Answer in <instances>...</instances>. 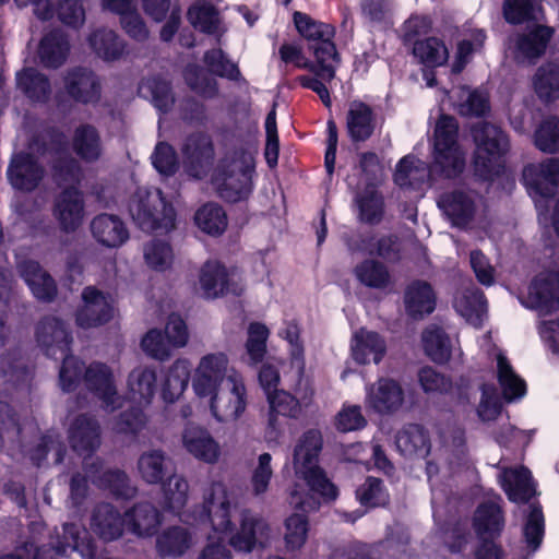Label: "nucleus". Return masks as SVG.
Instances as JSON below:
<instances>
[{
  "label": "nucleus",
  "instance_id": "4",
  "mask_svg": "<svg viewBox=\"0 0 559 559\" xmlns=\"http://www.w3.org/2000/svg\"><path fill=\"white\" fill-rule=\"evenodd\" d=\"M475 142V173L486 179L493 180L504 171L503 157L509 151V140L497 126L479 122L472 129Z\"/></svg>",
  "mask_w": 559,
  "mask_h": 559
},
{
  "label": "nucleus",
  "instance_id": "44",
  "mask_svg": "<svg viewBox=\"0 0 559 559\" xmlns=\"http://www.w3.org/2000/svg\"><path fill=\"white\" fill-rule=\"evenodd\" d=\"M127 528L136 536L153 535L160 524L156 509L150 503H141L126 512Z\"/></svg>",
  "mask_w": 559,
  "mask_h": 559
},
{
  "label": "nucleus",
  "instance_id": "15",
  "mask_svg": "<svg viewBox=\"0 0 559 559\" xmlns=\"http://www.w3.org/2000/svg\"><path fill=\"white\" fill-rule=\"evenodd\" d=\"M475 530L481 539L476 559H501V550L491 540L503 527L501 510L497 501L490 500L478 507L474 518Z\"/></svg>",
  "mask_w": 559,
  "mask_h": 559
},
{
  "label": "nucleus",
  "instance_id": "49",
  "mask_svg": "<svg viewBox=\"0 0 559 559\" xmlns=\"http://www.w3.org/2000/svg\"><path fill=\"white\" fill-rule=\"evenodd\" d=\"M17 87L32 102L43 103L49 98L50 84L47 78L35 69H24L16 74Z\"/></svg>",
  "mask_w": 559,
  "mask_h": 559
},
{
  "label": "nucleus",
  "instance_id": "24",
  "mask_svg": "<svg viewBox=\"0 0 559 559\" xmlns=\"http://www.w3.org/2000/svg\"><path fill=\"white\" fill-rule=\"evenodd\" d=\"M186 451L199 461L214 464L219 460L221 445L211 432L200 426H188L182 433Z\"/></svg>",
  "mask_w": 559,
  "mask_h": 559
},
{
  "label": "nucleus",
  "instance_id": "17",
  "mask_svg": "<svg viewBox=\"0 0 559 559\" xmlns=\"http://www.w3.org/2000/svg\"><path fill=\"white\" fill-rule=\"evenodd\" d=\"M404 399L402 385L393 379L382 377L365 385V406L376 413H395L403 406Z\"/></svg>",
  "mask_w": 559,
  "mask_h": 559
},
{
  "label": "nucleus",
  "instance_id": "21",
  "mask_svg": "<svg viewBox=\"0 0 559 559\" xmlns=\"http://www.w3.org/2000/svg\"><path fill=\"white\" fill-rule=\"evenodd\" d=\"M269 404L267 428L264 439L266 442H275L281 433L278 417L296 418L301 413L300 402L284 390H274L266 396Z\"/></svg>",
  "mask_w": 559,
  "mask_h": 559
},
{
  "label": "nucleus",
  "instance_id": "52",
  "mask_svg": "<svg viewBox=\"0 0 559 559\" xmlns=\"http://www.w3.org/2000/svg\"><path fill=\"white\" fill-rule=\"evenodd\" d=\"M169 462L164 452L150 450L141 454L138 461V472L147 484L159 483L168 471Z\"/></svg>",
  "mask_w": 559,
  "mask_h": 559
},
{
  "label": "nucleus",
  "instance_id": "51",
  "mask_svg": "<svg viewBox=\"0 0 559 559\" xmlns=\"http://www.w3.org/2000/svg\"><path fill=\"white\" fill-rule=\"evenodd\" d=\"M396 447L408 456L424 457L429 452V442L426 432L418 425H408L396 437Z\"/></svg>",
  "mask_w": 559,
  "mask_h": 559
},
{
  "label": "nucleus",
  "instance_id": "39",
  "mask_svg": "<svg viewBox=\"0 0 559 559\" xmlns=\"http://www.w3.org/2000/svg\"><path fill=\"white\" fill-rule=\"evenodd\" d=\"M124 527H127L126 516L122 519L114 507L107 503L97 507L92 518V528L100 538L116 539L122 534Z\"/></svg>",
  "mask_w": 559,
  "mask_h": 559
},
{
  "label": "nucleus",
  "instance_id": "25",
  "mask_svg": "<svg viewBox=\"0 0 559 559\" xmlns=\"http://www.w3.org/2000/svg\"><path fill=\"white\" fill-rule=\"evenodd\" d=\"M551 35L550 27L536 26L525 35L511 38L508 51L520 62L532 61L544 53Z\"/></svg>",
  "mask_w": 559,
  "mask_h": 559
},
{
  "label": "nucleus",
  "instance_id": "43",
  "mask_svg": "<svg viewBox=\"0 0 559 559\" xmlns=\"http://www.w3.org/2000/svg\"><path fill=\"white\" fill-rule=\"evenodd\" d=\"M532 85L537 97L544 103L559 99V64L546 63L540 66L533 79Z\"/></svg>",
  "mask_w": 559,
  "mask_h": 559
},
{
  "label": "nucleus",
  "instance_id": "22",
  "mask_svg": "<svg viewBox=\"0 0 559 559\" xmlns=\"http://www.w3.org/2000/svg\"><path fill=\"white\" fill-rule=\"evenodd\" d=\"M37 143L29 145V153H16L8 168V178L16 190L31 191L35 189L43 178V168L33 158Z\"/></svg>",
  "mask_w": 559,
  "mask_h": 559
},
{
  "label": "nucleus",
  "instance_id": "35",
  "mask_svg": "<svg viewBox=\"0 0 559 559\" xmlns=\"http://www.w3.org/2000/svg\"><path fill=\"white\" fill-rule=\"evenodd\" d=\"M221 0H197L188 11L190 23L201 32L218 34L221 32Z\"/></svg>",
  "mask_w": 559,
  "mask_h": 559
},
{
  "label": "nucleus",
  "instance_id": "33",
  "mask_svg": "<svg viewBox=\"0 0 559 559\" xmlns=\"http://www.w3.org/2000/svg\"><path fill=\"white\" fill-rule=\"evenodd\" d=\"M456 312L473 325H480L487 313V301L476 287H468L456 293L453 301Z\"/></svg>",
  "mask_w": 559,
  "mask_h": 559
},
{
  "label": "nucleus",
  "instance_id": "45",
  "mask_svg": "<svg viewBox=\"0 0 559 559\" xmlns=\"http://www.w3.org/2000/svg\"><path fill=\"white\" fill-rule=\"evenodd\" d=\"M20 270L21 275L37 299L50 300L55 296L56 285L52 278L40 269L37 262H25L20 265Z\"/></svg>",
  "mask_w": 559,
  "mask_h": 559
},
{
  "label": "nucleus",
  "instance_id": "9",
  "mask_svg": "<svg viewBox=\"0 0 559 559\" xmlns=\"http://www.w3.org/2000/svg\"><path fill=\"white\" fill-rule=\"evenodd\" d=\"M212 417L218 423H234L246 412L248 405V391L243 377L233 370L228 382L200 399Z\"/></svg>",
  "mask_w": 559,
  "mask_h": 559
},
{
  "label": "nucleus",
  "instance_id": "57",
  "mask_svg": "<svg viewBox=\"0 0 559 559\" xmlns=\"http://www.w3.org/2000/svg\"><path fill=\"white\" fill-rule=\"evenodd\" d=\"M139 94L150 99L162 111H167L174 103L168 82L160 78L143 80L139 86Z\"/></svg>",
  "mask_w": 559,
  "mask_h": 559
},
{
  "label": "nucleus",
  "instance_id": "28",
  "mask_svg": "<svg viewBox=\"0 0 559 559\" xmlns=\"http://www.w3.org/2000/svg\"><path fill=\"white\" fill-rule=\"evenodd\" d=\"M404 307L414 319L430 314L436 308V294L430 284L421 281L411 283L404 293Z\"/></svg>",
  "mask_w": 559,
  "mask_h": 559
},
{
  "label": "nucleus",
  "instance_id": "64",
  "mask_svg": "<svg viewBox=\"0 0 559 559\" xmlns=\"http://www.w3.org/2000/svg\"><path fill=\"white\" fill-rule=\"evenodd\" d=\"M534 143L545 153L559 151V119L550 117L545 119L534 133Z\"/></svg>",
  "mask_w": 559,
  "mask_h": 559
},
{
  "label": "nucleus",
  "instance_id": "47",
  "mask_svg": "<svg viewBox=\"0 0 559 559\" xmlns=\"http://www.w3.org/2000/svg\"><path fill=\"white\" fill-rule=\"evenodd\" d=\"M88 43L99 58L108 61L120 58L126 49L124 40L116 32L107 28L95 31L88 37Z\"/></svg>",
  "mask_w": 559,
  "mask_h": 559
},
{
  "label": "nucleus",
  "instance_id": "32",
  "mask_svg": "<svg viewBox=\"0 0 559 559\" xmlns=\"http://www.w3.org/2000/svg\"><path fill=\"white\" fill-rule=\"evenodd\" d=\"M66 90L78 102L94 103L100 93L99 80L86 69H75L66 78Z\"/></svg>",
  "mask_w": 559,
  "mask_h": 559
},
{
  "label": "nucleus",
  "instance_id": "18",
  "mask_svg": "<svg viewBox=\"0 0 559 559\" xmlns=\"http://www.w3.org/2000/svg\"><path fill=\"white\" fill-rule=\"evenodd\" d=\"M82 301L83 304L76 312V324L80 328H96L112 318V298L95 287L90 286L83 290Z\"/></svg>",
  "mask_w": 559,
  "mask_h": 559
},
{
  "label": "nucleus",
  "instance_id": "42",
  "mask_svg": "<svg viewBox=\"0 0 559 559\" xmlns=\"http://www.w3.org/2000/svg\"><path fill=\"white\" fill-rule=\"evenodd\" d=\"M430 175L427 164L414 155L404 156L396 165L394 182L401 188H418Z\"/></svg>",
  "mask_w": 559,
  "mask_h": 559
},
{
  "label": "nucleus",
  "instance_id": "16",
  "mask_svg": "<svg viewBox=\"0 0 559 559\" xmlns=\"http://www.w3.org/2000/svg\"><path fill=\"white\" fill-rule=\"evenodd\" d=\"M16 7L31 8L32 13L41 21H49L55 16L70 26L78 27L84 23L85 11L80 0H14Z\"/></svg>",
  "mask_w": 559,
  "mask_h": 559
},
{
  "label": "nucleus",
  "instance_id": "8",
  "mask_svg": "<svg viewBox=\"0 0 559 559\" xmlns=\"http://www.w3.org/2000/svg\"><path fill=\"white\" fill-rule=\"evenodd\" d=\"M459 126L450 116H441L433 133V171L447 178L459 176L465 167V153L459 141Z\"/></svg>",
  "mask_w": 559,
  "mask_h": 559
},
{
  "label": "nucleus",
  "instance_id": "27",
  "mask_svg": "<svg viewBox=\"0 0 559 559\" xmlns=\"http://www.w3.org/2000/svg\"><path fill=\"white\" fill-rule=\"evenodd\" d=\"M492 361L495 362L503 397L508 402L522 399L526 394L525 381L516 373L504 352L500 348H495Z\"/></svg>",
  "mask_w": 559,
  "mask_h": 559
},
{
  "label": "nucleus",
  "instance_id": "54",
  "mask_svg": "<svg viewBox=\"0 0 559 559\" xmlns=\"http://www.w3.org/2000/svg\"><path fill=\"white\" fill-rule=\"evenodd\" d=\"M197 226L205 234L218 236L227 227V216L222 206L215 203H207L201 206L195 215Z\"/></svg>",
  "mask_w": 559,
  "mask_h": 559
},
{
  "label": "nucleus",
  "instance_id": "36",
  "mask_svg": "<svg viewBox=\"0 0 559 559\" xmlns=\"http://www.w3.org/2000/svg\"><path fill=\"white\" fill-rule=\"evenodd\" d=\"M500 483L508 498L515 502H526L535 492L530 471L525 467L504 469Z\"/></svg>",
  "mask_w": 559,
  "mask_h": 559
},
{
  "label": "nucleus",
  "instance_id": "55",
  "mask_svg": "<svg viewBox=\"0 0 559 559\" xmlns=\"http://www.w3.org/2000/svg\"><path fill=\"white\" fill-rule=\"evenodd\" d=\"M413 53L426 67L443 66L449 59L444 43L436 37L418 40L414 44Z\"/></svg>",
  "mask_w": 559,
  "mask_h": 559
},
{
  "label": "nucleus",
  "instance_id": "2",
  "mask_svg": "<svg viewBox=\"0 0 559 559\" xmlns=\"http://www.w3.org/2000/svg\"><path fill=\"white\" fill-rule=\"evenodd\" d=\"M322 445V435L317 429L305 431L294 445V479L288 487V503L304 513L317 511L321 500H333L337 496L336 488L319 466Z\"/></svg>",
  "mask_w": 559,
  "mask_h": 559
},
{
  "label": "nucleus",
  "instance_id": "26",
  "mask_svg": "<svg viewBox=\"0 0 559 559\" xmlns=\"http://www.w3.org/2000/svg\"><path fill=\"white\" fill-rule=\"evenodd\" d=\"M424 350L437 364H444L452 357H460L457 341L451 338L440 326L429 325L421 336Z\"/></svg>",
  "mask_w": 559,
  "mask_h": 559
},
{
  "label": "nucleus",
  "instance_id": "56",
  "mask_svg": "<svg viewBox=\"0 0 559 559\" xmlns=\"http://www.w3.org/2000/svg\"><path fill=\"white\" fill-rule=\"evenodd\" d=\"M145 265L155 272H165L174 263V251L171 246L164 240H151L143 247Z\"/></svg>",
  "mask_w": 559,
  "mask_h": 559
},
{
  "label": "nucleus",
  "instance_id": "41",
  "mask_svg": "<svg viewBox=\"0 0 559 559\" xmlns=\"http://www.w3.org/2000/svg\"><path fill=\"white\" fill-rule=\"evenodd\" d=\"M183 163L192 176H199L195 166H202L203 163L213 157L212 141L209 135L197 132L189 135L182 146Z\"/></svg>",
  "mask_w": 559,
  "mask_h": 559
},
{
  "label": "nucleus",
  "instance_id": "5",
  "mask_svg": "<svg viewBox=\"0 0 559 559\" xmlns=\"http://www.w3.org/2000/svg\"><path fill=\"white\" fill-rule=\"evenodd\" d=\"M253 170L254 159L250 152H234L223 159L213 185L221 198L229 202L243 200L252 190Z\"/></svg>",
  "mask_w": 559,
  "mask_h": 559
},
{
  "label": "nucleus",
  "instance_id": "23",
  "mask_svg": "<svg viewBox=\"0 0 559 559\" xmlns=\"http://www.w3.org/2000/svg\"><path fill=\"white\" fill-rule=\"evenodd\" d=\"M438 205L453 226L465 228L477 214L476 197L463 191H453L440 197Z\"/></svg>",
  "mask_w": 559,
  "mask_h": 559
},
{
  "label": "nucleus",
  "instance_id": "19",
  "mask_svg": "<svg viewBox=\"0 0 559 559\" xmlns=\"http://www.w3.org/2000/svg\"><path fill=\"white\" fill-rule=\"evenodd\" d=\"M83 380L106 411L112 412L122 406L123 400L118 395L112 372L106 365L91 364L85 370Z\"/></svg>",
  "mask_w": 559,
  "mask_h": 559
},
{
  "label": "nucleus",
  "instance_id": "20",
  "mask_svg": "<svg viewBox=\"0 0 559 559\" xmlns=\"http://www.w3.org/2000/svg\"><path fill=\"white\" fill-rule=\"evenodd\" d=\"M349 353L358 365H378L386 354V342L379 333L361 328L352 334Z\"/></svg>",
  "mask_w": 559,
  "mask_h": 559
},
{
  "label": "nucleus",
  "instance_id": "14",
  "mask_svg": "<svg viewBox=\"0 0 559 559\" xmlns=\"http://www.w3.org/2000/svg\"><path fill=\"white\" fill-rule=\"evenodd\" d=\"M202 296L215 299L227 295L240 296L246 289L242 275L237 270H228L218 261L205 262L199 274Z\"/></svg>",
  "mask_w": 559,
  "mask_h": 559
},
{
  "label": "nucleus",
  "instance_id": "11",
  "mask_svg": "<svg viewBox=\"0 0 559 559\" xmlns=\"http://www.w3.org/2000/svg\"><path fill=\"white\" fill-rule=\"evenodd\" d=\"M551 222L559 237V199L551 214ZM521 302L540 316H547L559 308V262L556 270L542 272L533 280Z\"/></svg>",
  "mask_w": 559,
  "mask_h": 559
},
{
  "label": "nucleus",
  "instance_id": "60",
  "mask_svg": "<svg viewBox=\"0 0 559 559\" xmlns=\"http://www.w3.org/2000/svg\"><path fill=\"white\" fill-rule=\"evenodd\" d=\"M274 475L272 467V455L270 453H261L257 457V462L252 467L249 490L254 497L264 496L271 486Z\"/></svg>",
  "mask_w": 559,
  "mask_h": 559
},
{
  "label": "nucleus",
  "instance_id": "30",
  "mask_svg": "<svg viewBox=\"0 0 559 559\" xmlns=\"http://www.w3.org/2000/svg\"><path fill=\"white\" fill-rule=\"evenodd\" d=\"M91 231L98 243L109 248L121 246L129 237L122 221L109 214L96 216L91 223Z\"/></svg>",
  "mask_w": 559,
  "mask_h": 559
},
{
  "label": "nucleus",
  "instance_id": "59",
  "mask_svg": "<svg viewBox=\"0 0 559 559\" xmlns=\"http://www.w3.org/2000/svg\"><path fill=\"white\" fill-rule=\"evenodd\" d=\"M356 278L370 288L383 289L391 283L388 269L374 260H365L354 270Z\"/></svg>",
  "mask_w": 559,
  "mask_h": 559
},
{
  "label": "nucleus",
  "instance_id": "46",
  "mask_svg": "<svg viewBox=\"0 0 559 559\" xmlns=\"http://www.w3.org/2000/svg\"><path fill=\"white\" fill-rule=\"evenodd\" d=\"M68 52L69 43L60 31H53L45 35L38 48L40 61L48 68L61 66Z\"/></svg>",
  "mask_w": 559,
  "mask_h": 559
},
{
  "label": "nucleus",
  "instance_id": "7",
  "mask_svg": "<svg viewBox=\"0 0 559 559\" xmlns=\"http://www.w3.org/2000/svg\"><path fill=\"white\" fill-rule=\"evenodd\" d=\"M133 222L144 231L168 233L175 228L176 214L158 189H139L129 204Z\"/></svg>",
  "mask_w": 559,
  "mask_h": 559
},
{
  "label": "nucleus",
  "instance_id": "40",
  "mask_svg": "<svg viewBox=\"0 0 559 559\" xmlns=\"http://www.w3.org/2000/svg\"><path fill=\"white\" fill-rule=\"evenodd\" d=\"M63 535L53 546L56 555H64L68 550H75L84 559H95V549L85 528L76 524H66L62 527Z\"/></svg>",
  "mask_w": 559,
  "mask_h": 559
},
{
  "label": "nucleus",
  "instance_id": "58",
  "mask_svg": "<svg viewBox=\"0 0 559 559\" xmlns=\"http://www.w3.org/2000/svg\"><path fill=\"white\" fill-rule=\"evenodd\" d=\"M486 36L481 29H472L464 34L457 43L456 52L452 62V71L460 73L471 61L473 55L479 51L485 43Z\"/></svg>",
  "mask_w": 559,
  "mask_h": 559
},
{
  "label": "nucleus",
  "instance_id": "1",
  "mask_svg": "<svg viewBox=\"0 0 559 559\" xmlns=\"http://www.w3.org/2000/svg\"><path fill=\"white\" fill-rule=\"evenodd\" d=\"M188 481L179 475H173L163 485L162 506L165 511L178 516L192 527L173 526L158 537L156 547L162 556L179 557L198 540L199 531L211 528L219 536L229 535V545L236 551L250 552L264 547L270 539V525L258 515L243 511L239 531H234V520L238 513L234 492L221 481H214L204 492V507L201 510H183L188 500Z\"/></svg>",
  "mask_w": 559,
  "mask_h": 559
},
{
  "label": "nucleus",
  "instance_id": "61",
  "mask_svg": "<svg viewBox=\"0 0 559 559\" xmlns=\"http://www.w3.org/2000/svg\"><path fill=\"white\" fill-rule=\"evenodd\" d=\"M361 221L378 222L383 212V200L373 185L368 186L356 198Z\"/></svg>",
  "mask_w": 559,
  "mask_h": 559
},
{
  "label": "nucleus",
  "instance_id": "50",
  "mask_svg": "<svg viewBox=\"0 0 559 559\" xmlns=\"http://www.w3.org/2000/svg\"><path fill=\"white\" fill-rule=\"evenodd\" d=\"M309 519L304 513L295 512L284 521V544L288 551L300 550L309 535Z\"/></svg>",
  "mask_w": 559,
  "mask_h": 559
},
{
  "label": "nucleus",
  "instance_id": "29",
  "mask_svg": "<svg viewBox=\"0 0 559 559\" xmlns=\"http://www.w3.org/2000/svg\"><path fill=\"white\" fill-rule=\"evenodd\" d=\"M69 440L79 454H88L100 444L99 425L90 417L79 416L69 428Z\"/></svg>",
  "mask_w": 559,
  "mask_h": 559
},
{
  "label": "nucleus",
  "instance_id": "34",
  "mask_svg": "<svg viewBox=\"0 0 559 559\" xmlns=\"http://www.w3.org/2000/svg\"><path fill=\"white\" fill-rule=\"evenodd\" d=\"M191 380V362L188 358H178L167 369L162 383V397L166 403H174L185 392Z\"/></svg>",
  "mask_w": 559,
  "mask_h": 559
},
{
  "label": "nucleus",
  "instance_id": "12",
  "mask_svg": "<svg viewBox=\"0 0 559 559\" xmlns=\"http://www.w3.org/2000/svg\"><path fill=\"white\" fill-rule=\"evenodd\" d=\"M229 357L224 352H210L202 355L194 368H191V388L200 400L228 382L230 373Z\"/></svg>",
  "mask_w": 559,
  "mask_h": 559
},
{
  "label": "nucleus",
  "instance_id": "13",
  "mask_svg": "<svg viewBox=\"0 0 559 559\" xmlns=\"http://www.w3.org/2000/svg\"><path fill=\"white\" fill-rule=\"evenodd\" d=\"M522 181L539 215H543L559 185V159L548 158L538 164H528L523 169Z\"/></svg>",
  "mask_w": 559,
  "mask_h": 559
},
{
  "label": "nucleus",
  "instance_id": "3",
  "mask_svg": "<svg viewBox=\"0 0 559 559\" xmlns=\"http://www.w3.org/2000/svg\"><path fill=\"white\" fill-rule=\"evenodd\" d=\"M37 341L46 354L55 359L62 358L59 380L63 391L74 390L82 380V364L69 356L70 335L63 322L57 318L45 319L37 329Z\"/></svg>",
  "mask_w": 559,
  "mask_h": 559
},
{
  "label": "nucleus",
  "instance_id": "6",
  "mask_svg": "<svg viewBox=\"0 0 559 559\" xmlns=\"http://www.w3.org/2000/svg\"><path fill=\"white\" fill-rule=\"evenodd\" d=\"M156 389L157 376L155 369L141 366L134 368L129 373L127 380L128 399L136 407L120 415V418L114 426L116 432H135L145 424L144 415L140 408L152 402Z\"/></svg>",
  "mask_w": 559,
  "mask_h": 559
},
{
  "label": "nucleus",
  "instance_id": "31",
  "mask_svg": "<svg viewBox=\"0 0 559 559\" xmlns=\"http://www.w3.org/2000/svg\"><path fill=\"white\" fill-rule=\"evenodd\" d=\"M83 200L76 189L64 190L55 204V216L64 230H74L83 221Z\"/></svg>",
  "mask_w": 559,
  "mask_h": 559
},
{
  "label": "nucleus",
  "instance_id": "37",
  "mask_svg": "<svg viewBox=\"0 0 559 559\" xmlns=\"http://www.w3.org/2000/svg\"><path fill=\"white\" fill-rule=\"evenodd\" d=\"M376 128L372 109L360 100L349 104L347 112V130L353 141H365L371 136Z\"/></svg>",
  "mask_w": 559,
  "mask_h": 559
},
{
  "label": "nucleus",
  "instance_id": "53",
  "mask_svg": "<svg viewBox=\"0 0 559 559\" xmlns=\"http://www.w3.org/2000/svg\"><path fill=\"white\" fill-rule=\"evenodd\" d=\"M72 147L76 155L85 162H94L102 154L98 133L91 126H82L75 130Z\"/></svg>",
  "mask_w": 559,
  "mask_h": 559
},
{
  "label": "nucleus",
  "instance_id": "63",
  "mask_svg": "<svg viewBox=\"0 0 559 559\" xmlns=\"http://www.w3.org/2000/svg\"><path fill=\"white\" fill-rule=\"evenodd\" d=\"M269 336L270 330L265 324L261 322L249 324L246 350L253 364H258L264 357Z\"/></svg>",
  "mask_w": 559,
  "mask_h": 559
},
{
  "label": "nucleus",
  "instance_id": "62",
  "mask_svg": "<svg viewBox=\"0 0 559 559\" xmlns=\"http://www.w3.org/2000/svg\"><path fill=\"white\" fill-rule=\"evenodd\" d=\"M539 11V0H507L503 4V16L512 24L537 19Z\"/></svg>",
  "mask_w": 559,
  "mask_h": 559
},
{
  "label": "nucleus",
  "instance_id": "10",
  "mask_svg": "<svg viewBox=\"0 0 559 559\" xmlns=\"http://www.w3.org/2000/svg\"><path fill=\"white\" fill-rule=\"evenodd\" d=\"M294 22L302 37L319 41L313 48L316 60L320 66L318 74L322 78L333 79L338 64L335 45L332 43L335 34L334 27L330 24L317 22L301 12H295Z\"/></svg>",
  "mask_w": 559,
  "mask_h": 559
},
{
  "label": "nucleus",
  "instance_id": "48",
  "mask_svg": "<svg viewBox=\"0 0 559 559\" xmlns=\"http://www.w3.org/2000/svg\"><path fill=\"white\" fill-rule=\"evenodd\" d=\"M100 465H94L87 472V478L97 484L99 487L108 488L114 495L122 498H130L134 495V487L130 486L129 478L123 472L107 471L102 475Z\"/></svg>",
  "mask_w": 559,
  "mask_h": 559
},
{
  "label": "nucleus",
  "instance_id": "38",
  "mask_svg": "<svg viewBox=\"0 0 559 559\" xmlns=\"http://www.w3.org/2000/svg\"><path fill=\"white\" fill-rule=\"evenodd\" d=\"M453 108L462 116H481L488 108V95L485 92L469 91L465 86L456 87L450 94L444 92Z\"/></svg>",
  "mask_w": 559,
  "mask_h": 559
}]
</instances>
